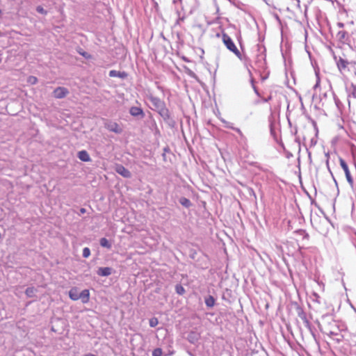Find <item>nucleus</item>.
Returning a JSON list of instances; mask_svg holds the SVG:
<instances>
[{"label":"nucleus","instance_id":"nucleus-1","mask_svg":"<svg viewBox=\"0 0 356 356\" xmlns=\"http://www.w3.org/2000/svg\"><path fill=\"white\" fill-rule=\"evenodd\" d=\"M149 101L155 110L164 118H169V112L168 108L165 107V104L160 99L154 97H151Z\"/></svg>","mask_w":356,"mask_h":356},{"label":"nucleus","instance_id":"nucleus-2","mask_svg":"<svg viewBox=\"0 0 356 356\" xmlns=\"http://www.w3.org/2000/svg\"><path fill=\"white\" fill-rule=\"evenodd\" d=\"M222 40L226 47L233 52L236 56L238 58L241 57V53L239 50L237 49L232 38L225 33H222Z\"/></svg>","mask_w":356,"mask_h":356},{"label":"nucleus","instance_id":"nucleus-3","mask_svg":"<svg viewBox=\"0 0 356 356\" xmlns=\"http://www.w3.org/2000/svg\"><path fill=\"white\" fill-rule=\"evenodd\" d=\"M339 163H340L341 167L342 168V169L343 170V171L345 172L346 177V179H347L348 184L353 188V185H354V181L350 175V170H349V168H348V166L346 162L342 158H339Z\"/></svg>","mask_w":356,"mask_h":356},{"label":"nucleus","instance_id":"nucleus-4","mask_svg":"<svg viewBox=\"0 0 356 356\" xmlns=\"http://www.w3.org/2000/svg\"><path fill=\"white\" fill-rule=\"evenodd\" d=\"M104 127L109 131L114 132L115 134H120L122 131L120 126L115 122L107 121L105 122Z\"/></svg>","mask_w":356,"mask_h":356},{"label":"nucleus","instance_id":"nucleus-5","mask_svg":"<svg viewBox=\"0 0 356 356\" xmlns=\"http://www.w3.org/2000/svg\"><path fill=\"white\" fill-rule=\"evenodd\" d=\"M68 90L63 87H58L54 90V95L56 98L61 99L68 94Z\"/></svg>","mask_w":356,"mask_h":356},{"label":"nucleus","instance_id":"nucleus-6","mask_svg":"<svg viewBox=\"0 0 356 356\" xmlns=\"http://www.w3.org/2000/svg\"><path fill=\"white\" fill-rule=\"evenodd\" d=\"M115 171L123 177L129 178L131 176V172L126 168L122 165H117L115 167Z\"/></svg>","mask_w":356,"mask_h":356},{"label":"nucleus","instance_id":"nucleus-7","mask_svg":"<svg viewBox=\"0 0 356 356\" xmlns=\"http://www.w3.org/2000/svg\"><path fill=\"white\" fill-rule=\"evenodd\" d=\"M356 99V76L354 77V80L351 85V89L349 95L348 105L350 106L351 99Z\"/></svg>","mask_w":356,"mask_h":356},{"label":"nucleus","instance_id":"nucleus-8","mask_svg":"<svg viewBox=\"0 0 356 356\" xmlns=\"http://www.w3.org/2000/svg\"><path fill=\"white\" fill-rule=\"evenodd\" d=\"M79 299L81 300L83 303H88L90 300V291L88 289H85L79 294Z\"/></svg>","mask_w":356,"mask_h":356},{"label":"nucleus","instance_id":"nucleus-9","mask_svg":"<svg viewBox=\"0 0 356 356\" xmlns=\"http://www.w3.org/2000/svg\"><path fill=\"white\" fill-rule=\"evenodd\" d=\"M337 67L340 71L345 70L348 65V60L343 58H339L338 60H337Z\"/></svg>","mask_w":356,"mask_h":356},{"label":"nucleus","instance_id":"nucleus-10","mask_svg":"<svg viewBox=\"0 0 356 356\" xmlns=\"http://www.w3.org/2000/svg\"><path fill=\"white\" fill-rule=\"evenodd\" d=\"M112 273V269L109 267H102L97 270V274L100 276H108Z\"/></svg>","mask_w":356,"mask_h":356},{"label":"nucleus","instance_id":"nucleus-11","mask_svg":"<svg viewBox=\"0 0 356 356\" xmlns=\"http://www.w3.org/2000/svg\"><path fill=\"white\" fill-rule=\"evenodd\" d=\"M78 158L85 162H88L90 161V157L88 153L86 150H82L79 152L78 153Z\"/></svg>","mask_w":356,"mask_h":356},{"label":"nucleus","instance_id":"nucleus-12","mask_svg":"<svg viewBox=\"0 0 356 356\" xmlns=\"http://www.w3.org/2000/svg\"><path fill=\"white\" fill-rule=\"evenodd\" d=\"M78 293V289L76 287L72 288L69 291V297L72 300H79L80 296Z\"/></svg>","mask_w":356,"mask_h":356},{"label":"nucleus","instance_id":"nucleus-13","mask_svg":"<svg viewBox=\"0 0 356 356\" xmlns=\"http://www.w3.org/2000/svg\"><path fill=\"white\" fill-rule=\"evenodd\" d=\"M130 113L133 116L143 115V110L136 106H133L130 108Z\"/></svg>","mask_w":356,"mask_h":356},{"label":"nucleus","instance_id":"nucleus-14","mask_svg":"<svg viewBox=\"0 0 356 356\" xmlns=\"http://www.w3.org/2000/svg\"><path fill=\"white\" fill-rule=\"evenodd\" d=\"M109 76L111 77H115V76H118V77H120V78H125L127 76V74L125 72H118L116 70H111L109 72Z\"/></svg>","mask_w":356,"mask_h":356},{"label":"nucleus","instance_id":"nucleus-15","mask_svg":"<svg viewBox=\"0 0 356 356\" xmlns=\"http://www.w3.org/2000/svg\"><path fill=\"white\" fill-rule=\"evenodd\" d=\"M100 245L101 246L104 248H106L108 249H110L111 248V244L109 243V241L106 238H102L100 239Z\"/></svg>","mask_w":356,"mask_h":356},{"label":"nucleus","instance_id":"nucleus-16","mask_svg":"<svg viewBox=\"0 0 356 356\" xmlns=\"http://www.w3.org/2000/svg\"><path fill=\"white\" fill-rule=\"evenodd\" d=\"M179 202L181 205H183L184 207H185L186 208L190 207L191 205V201L186 197H181L179 200Z\"/></svg>","mask_w":356,"mask_h":356},{"label":"nucleus","instance_id":"nucleus-17","mask_svg":"<svg viewBox=\"0 0 356 356\" xmlns=\"http://www.w3.org/2000/svg\"><path fill=\"white\" fill-rule=\"evenodd\" d=\"M35 289L34 287H29L26 289L25 293L28 297H33L35 295Z\"/></svg>","mask_w":356,"mask_h":356},{"label":"nucleus","instance_id":"nucleus-18","mask_svg":"<svg viewBox=\"0 0 356 356\" xmlns=\"http://www.w3.org/2000/svg\"><path fill=\"white\" fill-rule=\"evenodd\" d=\"M205 303L207 306L211 307L214 305L215 300L212 296H209L208 298L206 299Z\"/></svg>","mask_w":356,"mask_h":356},{"label":"nucleus","instance_id":"nucleus-19","mask_svg":"<svg viewBox=\"0 0 356 356\" xmlns=\"http://www.w3.org/2000/svg\"><path fill=\"white\" fill-rule=\"evenodd\" d=\"M175 290L179 295H183L185 293V289L181 284H177L175 287Z\"/></svg>","mask_w":356,"mask_h":356},{"label":"nucleus","instance_id":"nucleus-20","mask_svg":"<svg viewBox=\"0 0 356 356\" xmlns=\"http://www.w3.org/2000/svg\"><path fill=\"white\" fill-rule=\"evenodd\" d=\"M159 324V320L156 317H153L149 319V325L152 327H156Z\"/></svg>","mask_w":356,"mask_h":356},{"label":"nucleus","instance_id":"nucleus-21","mask_svg":"<svg viewBox=\"0 0 356 356\" xmlns=\"http://www.w3.org/2000/svg\"><path fill=\"white\" fill-rule=\"evenodd\" d=\"M162 355V350L161 348H157L154 349L152 352V356H161Z\"/></svg>","mask_w":356,"mask_h":356},{"label":"nucleus","instance_id":"nucleus-22","mask_svg":"<svg viewBox=\"0 0 356 356\" xmlns=\"http://www.w3.org/2000/svg\"><path fill=\"white\" fill-rule=\"evenodd\" d=\"M90 255V250L88 248H84L83 250V257L88 258Z\"/></svg>","mask_w":356,"mask_h":356},{"label":"nucleus","instance_id":"nucleus-23","mask_svg":"<svg viewBox=\"0 0 356 356\" xmlns=\"http://www.w3.org/2000/svg\"><path fill=\"white\" fill-rule=\"evenodd\" d=\"M221 121L225 124V127L234 129V127H233L232 123H230V122H229L227 121H225L224 120H222Z\"/></svg>","mask_w":356,"mask_h":356},{"label":"nucleus","instance_id":"nucleus-24","mask_svg":"<svg viewBox=\"0 0 356 356\" xmlns=\"http://www.w3.org/2000/svg\"><path fill=\"white\" fill-rule=\"evenodd\" d=\"M28 81L31 84H35L38 81V79L35 76H29Z\"/></svg>","mask_w":356,"mask_h":356},{"label":"nucleus","instance_id":"nucleus-25","mask_svg":"<svg viewBox=\"0 0 356 356\" xmlns=\"http://www.w3.org/2000/svg\"><path fill=\"white\" fill-rule=\"evenodd\" d=\"M79 53L86 58H90L91 56L86 51H79Z\"/></svg>","mask_w":356,"mask_h":356},{"label":"nucleus","instance_id":"nucleus-26","mask_svg":"<svg viewBox=\"0 0 356 356\" xmlns=\"http://www.w3.org/2000/svg\"><path fill=\"white\" fill-rule=\"evenodd\" d=\"M37 11L42 14H46L47 12L44 10V8L41 6H38L36 8Z\"/></svg>","mask_w":356,"mask_h":356},{"label":"nucleus","instance_id":"nucleus-27","mask_svg":"<svg viewBox=\"0 0 356 356\" xmlns=\"http://www.w3.org/2000/svg\"><path fill=\"white\" fill-rule=\"evenodd\" d=\"M233 130H235L241 137L243 136V134L240 129L234 127Z\"/></svg>","mask_w":356,"mask_h":356},{"label":"nucleus","instance_id":"nucleus-28","mask_svg":"<svg viewBox=\"0 0 356 356\" xmlns=\"http://www.w3.org/2000/svg\"><path fill=\"white\" fill-rule=\"evenodd\" d=\"M319 83H320V79H319V77L317 76V81H316V83L314 87L317 88L318 86V85H319Z\"/></svg>","mask_w":356,"mask_h":356},{"label":"nucleus","instance_id":"nucleus-29","mask_svg":"<svg viewBox=\"0 0 356 356\" xmlns=\"http://www.w3.org/2000/svg\"><path fill=\"white\" fill-rule=\"evenodd\" d=\"M80 211L81 213H86V209L84 208H82L80 209Z\"/></svg>","mask_w":356,"mask_h":356},{"label":"nucleus","instance_id":"nucleus-30","mask_svg":"<svg viewBox=\"0 0 356 356\" xmlns=\"http://www.w3.org/2000/svg\"><path fill=\"white\" fill-rule=\"evenodd\" d=\"M339 34H341V37L342 38H344V36H345V33L344 32H343V33L339 32Z\"/></svg>","mask_w":356,"mask_h":356},{"label":"nucleus","instance_id":"nucleus-31","mask_svg":"<svg viewBox=\"0 0 356 356\" xmlns=\"http://www.w3.org/2000/svg\"><path fill=\"white\" fill-rule=\"evenodd\" d=\"M85 356H96V355H93V354H90H90H87V355H86Z\"/></svg>","mask_w":356,"mask_h":356},{"label":"nucleus","instance_id":"nucleus-32","mask_svg":"<svg viewBox=\"0 0 356 356\" xmlns=\"http://www.w3.org/2000/svg\"><path fill=\"white\" fill-rule=\"evenodd\" d=\"M184 60L187 61V62L188 61V60L187 59H186L185 58H184Z\"/></svg>","mask_w":356,"mask_h":356}]
</instances>
